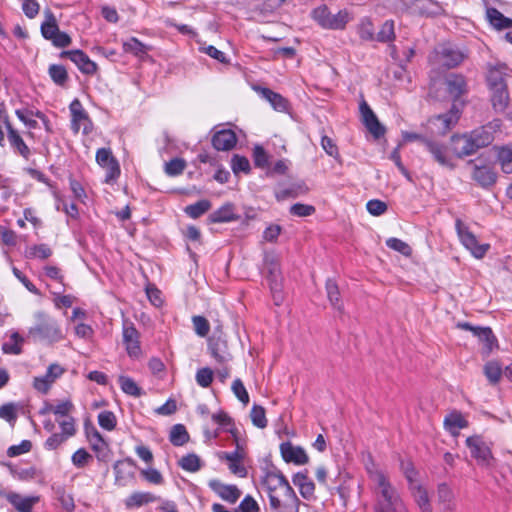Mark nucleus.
Instances as JSON below:
<instances>
[{"instance_id":"nucleus-4","label":"nucleus","mask_w":512,"mask_h":512,"mask_svg":"<svg viewBox=\"0 0 512 512\" xmlns=\"http://www.w3.org/2000/svg\"><path fill=\"white\" fill-rule=\"evenodd\" d=\"M464 58L465 54L460 49L449 44H443L434 50L429 60L434 66L450 69L461 64Z\"/></svg>"},{"instance_id":"nucleus-43","label":"nucleus","mask_w":512,"mask_h":512,"mask_svg":"<svg viewBox=\"0 0 512 512\" xmlns=\"http://www.w3.org/2000/svg\"><path fill=\"white\" fill-rule=\"evenodd\" d=\"M48 73L53 82L59 86H64L68 80V73L63 65H50Z\"/></svg>"},{"instance_id":"nucleus-45","label":"nucleus","mask_w":512,"mask_h":512,"mask_svg":"<svg viewBox=\"0 0 512 512\" xmlns=\"http://www.w3.org/2000/svg\"><path fill=\"white\" fill-rule=\"evenodd\" d=\"M179 466L185 471L197 472L201 468V460L196 454L191 453L180 459Z\"/></svg>"},{"instance_id":"nucleus-40","label":"nucleus","mask_w":512,"mask_h":512,"mask_svg":"<svg viewBox=\"0 0 512 512\" xmlns=\"http://www.w3.org/2000/svg\"><path fill=\"white\" fill-rule=\"evenodd\" d=\"M23 341L24 338L18 332H13L10 336V341L3 343L2 351L5 354L18 355L22 352L21 344Z\"/></svg>"},{"instance_id":"nucleus-5","label":"nucleus","mask_w":512,"mask_h":512,"mask_svg":"<svg viewBox=\"0 0 512 512\" xmlns=\"http://www.w3.org/2000/svg\"><path fill=\"white\" fill-rule=\"evenodd\" d=\"M312 16L321 27L332 30L344 29L350 19L349 13L346 10L331 14L326 6H320L314 9Z\"/></svg>"},{"instance_id":"nucleus-3","label":"nucleus","mask_w":512,"mask_h":512,"mask_svg":"<svg viewBox=\"0 0 512 512\" xmlns=\"http://www.w3.org/2000/svg\"><path fill=\"white\" fill-rule=\"evenodd\" d=\"M34 318L35 324L28 330V339L49 345L64 339V334L56 319L43 311L36 312Z\"/></svg>"},{"instance_id":"nucleus-16","label":"nucleus","mask_w":512,"mask_h":512,"mask_svg":"<svg viewBox=\"0 0 512 512\" xmlns=\"http://www.w3.org/2000/svg\"><path fill=\"white\" fill-rule=\"evenodd\" d=\"M424 145L438 164L444 167L453 168L451 159L448 156V148L446 145L430 138L424 139Z\"/></svg>"},{"instance_id":"nucleus-22","label":"nucleus","mask_w":512,"mask_h":512,"mask_svg":"<svg viewBox=\"0 0 512 512\" xmlns=\"http://www.w3.org/2000/svg\"><path fill=\"white\" fill-rule=\"evenodd\" d=\"M209 487L223 500L233 504L241 496V491L235 485H225L218 480L209 482Z\"/></svg>"},{"instance_id":"nucleus-37","label":"nucleus","mask_w":512,"mask_h":512,"mask_svg":"<svg viewBox=\"0 0 512 512\" xmlns=\"http://www.w3.org/2000/svg\"><path fill=\"white\" fill-rule=\"evenodd\" d=\"M437 499L440 504L444 505L445 509L452 510L454 493L447 483L443 482L437 486Z\"/></svg>"},{"instance_id":"nucleus-15","label":"nucleus","mask_w":512,"mask_h":512,"mask_svg":"<svg viewBox=\"0 0 512 512\" xmlns=\"http://www.w3.org/2000/svg\"><path fill=\"white\" fill-rule=\"evenodd\" d=\"M123 342L126 346L127 353L131 357H138L141 353L139 333L130 322H124L123 325Z\"/></svg>"},{"instance_id":"nucleus-50","label":"nucleus","mask_w":512,"mask_h":512,"mask_svg":"<svg viewBox=\"0 0 512 512\" xmlns=\"http://www.w3.org/2000/svg\"><path fill=\"white\" fill-rule=\"evenodd\" d=\"M250 417L254 426L261 429L267 426L265 409L262 406L254 405L251 409Z\"/></svg>"},{"instance_id":"nucleus-48","label":"nucleus","mask_w":512,"mask_h":512,"mask_svg":"<svg viewBox=\"0 0 512 512\" xmlns=\"http://www.w3.org/2000/svg\"><path fill=\"white\" fill-rule=\"evenodd\" d=\"M118 381L124 393L134 397H139L141 395V389L132 378L120 376Z\"/></svg>"},{"instance_id":"nucleus-18","label":"nucleus","mask_w":512,"mask_h":512,"mask_svg":"<svg viewBox=\"0 0 512 512\" xmlns=\"http://www.w3.org/2000/svg\"><path fill=\"white\" fill-rule=\"evenodd\" d=\"M5 498L17 512H32L33 506L39 502L38 496L24 497L16 492L6 493Z\"/></svg>"},{"instance_id":"nucleus-14","label":"nucleus","mask_w":512,"mask_h":512,"mask_svg":"<svg viewBox=\"0 0 512 512\" xmlns=\"http://www.w3.org/2000/svg\"><path fill=\"white\" fill-rule=\"evenodd\" d=\"M244 456L245 452L242 448H240L238 443L235 451L222 452L219 454V458L221 460H226L228 462L229 470L239 477H245L247 475V470L242 464Z\"/></svg>"},{"instance_id":"nucleus-21","label":"nucleus","mask_w":512,"mask_h":512,"mask_svg":"<svg viewBox=\"0 0 512 512\" xmlns=\"http://www.w3.org/2000/svg\"><path fill=\"white\" fill-rule=\"evenodd\" d=\"M208 347L212 357L220 364L226 363L232 359L228 351L227 342L221 337H212L209 339Z\"/></svg>"},{"instance_id":"nucleus-29","label":"nucleus","mask_w":512,"mask_h":512,"mask_svg":"<svg viewBox=\"0 0 512 512\" xmlns=\"http://www.w3.org/2000/svg\"><path fill=\"white\" fill-rule=\"evenodd\" d=\"M486 16L489 23L497 30L512 28V19L504 16L496 8L486 6Z\"/></svg>"},{"instance_id":"nucleus-49","label":"nucleus","mask_w":512,"mask_h":512,"mask_svg":"<svg viewBox=\"0 0 512 512\" xmlns=\"http://www.w3.org/2000/svg\"><path fill=\"white\" fill-rule=\"evenodd\" d=\"M420 12L427 16H436L442 13V7L439 3L432 0H418Z\"/></svg>"},{"instance_id":"nucleus-20","label":"nucleus","mask_w":512,"mask_h":512,"mask_svg":"<svg viewBox=\"0 0 512 512\" xmlns=\"http://www.w3.org/2000/svg\"><path fill=\"white\" fill-rule=\"evenodd\" d=\"M510 69L506 64L498 63L489 66L487 73V83L489 88L507 86L506 77L509 76Z\"/></svg>"},{"instance_id":"nucleus-36","label":"nucleus","mask_w":512,"mask_h":512,"mask_svg":"<svg viewBox=\"0 0 512 512\" xmlns=\"http://www.w3.org/2000/svg\"><path fill=\"white\" fill-rule=\"evenodd\" d=\"M156 500L157 497L150 492H134L126 499L125 504L127 508H135Z\"/></svg>"},{"instance_id":"nucleus-11","label":"nucleus","mask_w":512,"mask_h":512,"mask_svg":"<svg viewBox=\"0 0 512 512\" xmlns=\"http://www.w3.org/2000/svg\"><path fill=\"white\" fill-rule=\"evenodd\" d=\"M60 57L70 59L84 74L93 75L97 71V64L82 50L62 51Z\"/></svg>"},{"instance_id":"nucleus-33","label":"nucleus","mask_w":512,"mask_h":512,"mask_svg":"<svg viewBox=\"0 0 512 512\" xmlns=\"http://www.w3.org/2000/svg\"><path fill=\"white\" fill-rule=\"evenodd\" d=\"M261 96L266 99L275 110L286 111L288 108L287 100L280 94L270 90L269 88H259Z\"/></svg>"},{"instance_id":"nucleus-61","label":"nucleus","mask_w":512,"mask_h":512,"mask_svg":"<svg viewBox=\"0 0 512 512\" xmlns=\"http://www.w3.org/2000/svg\"><path fill=\"white\" fill-rule=\"evenodd\" d=\"M115 160L116 158L113 156L112 151L109 148H100L96 152V162L102 168L113 163Z\"/></svg>"},{"instance_id":"nucleus-35","label":"nucleus","mask_w":512,"mask_h":512,"mask_svg":"<svg viewBox=\"0 0 512 512\" xmlns=\"http://www.w3.org/2000/svg\"><path fill=\"white\" fill-rule=\"evenodd\" d=\"M208 219L211 223H224L235 220L236 216L233 212V206L231 204H226L220 207L216 211L212 212Z\"/></svg>"},{"instance_id":"nucleus-2","label":"nucleus","mask_w":512,"mask_h":512,"mask_svg":"<svg viewBox=\"0 0 512 512\" xmlns=\"http://www.w3.org/2000/svg\"><path fill=\"white\" fill-rule=\"evenodd\" d=\"M267 489L270 507L278 510L281 507H297L299 499L285 476L278 471H269L263 479Z\"/></svg>"},{"instance_id":"nucleus-62","label":"nucleus","mask_w":512,"mask_h":512,"mask_svg":"<svg viewBox=\"0 0 512 512\" xmlns=\"http://www.w3.org/2000/svg\"><path fill=\"white\" fill-rule=\"evenodd\" d=\"M92 459V456L83 448L78 449L73 455H72V463L78 467L83 468L85 467L89 460Z\"/></svg>"},{"instance_id":"nucleus-47","label":"nucleus","mask_w":512,"mask_h":512,"mask_svg":"<svg viewBox=\"0 0 512 512\" xmlns=\"http://www.w3.org/2000/svg\"><path fill=\"white\" fill-rule=\"evenodd\" d=\"M276 266L277 265L274 264L273 267L270 269L269 281H270V288H271V292L273 294V299L275 301V304L279 305L282 302L283 297L281 294V285L278 282V275L275 273L276 268H277Z\"/></svg>"},{"instance_id":"nucleus-34","label":"nucleus","mask_w":512,"mask_h":512,"mask_svg":"<svg viewBox=\"0 0 512 512\" xmlns=\"http://www.w3.org/2000/svg\"><path fill=\"white\" fill-rule=\"evenodd\" d=\"M45 21L41 24V34L46 40H52L59 32V27L54 14L50 10L45 11Z\"/></svg>"},{"instance_id":"nucleus-10","label":"nucleus","mask_w":512,"mask_h":512,"mask_svg":"<svg viewBox=\"0 0 512 512\" xmlns=\"http://www.w3.org/2000/svg\"><path fill=\"white\" fill-rule=\"evenodd\" d=\"M456 327L470 331L477 338H485L484 356H489L493 349L498 346L497 339L490 327L473 326L468 322H458Z\"/></svg>"},{"instance_id":"nucleus-12","label":"nucleus","mask_w":512,"mask_h":512,"mask_svg":"<svg viewBox=\"0 0 512 512\" xmlns=\"http://www.w3.org/2000/svg\"><path fill=\"white\" fill-rule=\"evenodd\" d=\"M359 111L364 125L375 138H380L385 134L384 126L379 122L377 116L365 100L361 101Z\"/></svg>"},{"instance_id":"nucleus-51","label":"nucleus","mask_w":512,"mask_h":512,"mask_svg":"<svg viewBox=\"0 0 512 512\" xmlns=\"http://www.w3.org/2000/svg\"><path fill=\"white\" fill-rule=\"evenodd\" d=\"M98 423L103 429L107 431H112L116 427L117 419L112 411L106 410L99 413Z\"/></svg>"},{"instance_id":"nucleus-26","label":"nucleus","mask_w":512,"mask_h":512,"mask_svg":"<svg viewBox=\"0 0 512 512\" xmlns=\"http://www.w3.org/2000/svg\"><path fill=\"white\" fill-rule=\"evenodd\" d=\"M293 484L299 488L301 496L306 500L314 498L315 484L306 473L298 472L293 476Z\"/></svg>"},{"instance_id":"nucleus-54","label":"nucleus","mask_w":512,"mask_h":512,"mask_svg":"<svg viewBox=\"0 0 512 512\" xmlns=\"http://www.w3.org/2000/svg\"><path fill=\"white\" fill-rule=\"evenodd\" d=\"M234 395L236 398L243 403L244 405H247L249 403V394L242 382L241 379L237 378L233 381L232 387H231Z\"/></svg>"},{"instance_id":"nucleus-30","label":"nucleus","mask_w":512,"mask_h":512,"mask_svg":"<svg viewBox=\"0 0 512 512\" xmlns=\"http://www.w3.org/2000/svg\"><path fill=\"white\" fill-rule=\"evenodd\" d=\"M472 177L482 187L492 186L497 179L496 173L493 169L487 166H475Z\"/></svg>"},{"instance_id":"nucleus-39","label":"nucleus","mask_w":512,"mask_h":512,"mask_svg":"<svg viewBox=\"0 0 512 512\" xmlns=\"http://www.w3.org/2000/svg\"><path fill=\"white\" fill-rule=\"evenodd\" d=\"M497 156L503 172L512 173V144L500 147Z\"/></svg>"},{"instance_id":"nucleus-44","label":"nucleus","mask_w":512,"mask_h":512,"mask_svg":"<svg viewBox=\"0 0 512 512\" xmlns=\"http://www.w3.org/2000/svg\"><path fill=\"white\" fill-rule=\"evenodd\" d=\"M210 208V201L204 199L185 207V213L191 218L196 219L206 213Z\"/></svg>"},{"instance_id":"nucleus-55","label":"nucleus","mask_w":512,"mask_h":512,"mask_svg":"<svg viewBox=\"0 0 512 512\" xmlns=\"http://www.w3.org/2000/svg\"><path fill=\"white\" fill-rule=\"evenodd\" d=\"M192 323L196 334L200 337H205L210 331V324L208 320L203 316H193Z\"/></svg>"},{"instance_id":"nucleus-64","label":"nucleus","mask_w":512,"mask_h":512,"mask_svg":"<svg viewBox=\"0 0 512 512\" xmlns=\"http://www.w3.org/2000/svg\"><path fill=\"white\" fill-rule=\"evenodd\" d=\"M239 512H259L260 508L255 499L251 496H246L238 507Z\"/></svg>"},{"instance_id":"nucleus-13","label":"nucleus","mask_w":512,"mask_h":512,"mask_svg":"<svg viewBox=\"0 0 512 512\" xmlns=\"http://www.w3.org/2000/svg\"><path fill=\"white\" fill-rule=\"evenodd\" d=\"M500 128L499 121H493L480 128L473 130L470 134L478 149L490 145L494 140V133Z\"/></svg>"},{"instance_id":"nucleus-58","label":"nucleus","mask_w":512,"mask_h":512,"mask_svg":"<svg viewBox=\"0 0 512 512\" xmlns=\"http://www.w3.org/2000/svg\"><path fill=\"white\" fill-rule=\"evenodd\" d=\"M358 34L361 39L366 41L374 39V27L369 18L362 19L358 28Z\"/></svg>"},{"instance_id":"nucleus-57","label":"nucleus","mask_w":512,"mask_h":512,"mask_svg":"<svg viewBox=\"0 0 512 512\" xmlns=\"http://www.w3.org/2000/svg\"><path fill=\"white\" fill-rule=\"evenodd\" d=\"M195 379L199 386L208 388L213 381V371L208 367L201 368L196 372Z\"/></svg>"},{"instance_id":"nucleus-6","label":"nucleus","mask_w":512,"mask_h":512,"mask_svg":"<svg viewBox=\"0 0 512 512\" xmlns=\"http://www.w3.org/2000/svg\"><path fill=\"white\" fill-rule=\"evenodd\" d=\"M459 117L460 109L454 103L449 112L430 118L427 122V130L431 135H445L458 122Z\"/></svg>"},{"instance_id":"nucleus-25","label":"nucleus","mask_w":512,"mask_h":512,"mask_svg":"<svg viewBox=\"0 0 512 512\" xmlns=\"http://www.w3.org/2000/svg\"><path fill=\"white\" fill-rule=\"evenodd\" d=\"M443 425L446 431L457 437L461 429L468 427V421L461 412L454 410L445 416Z\"/></svg>"},{"instance_id":"nucleus-24","label":"nucleus","mask_w":512,"mask_h":512,"mask_svg":"<svg viewBox=\"0 0 512 512\" xmlns=\"http://www.w3.org/2000/svg\"><path fill=\"white\" fill-rule=\"evenodd\" d=\"M237 143L236 134L230 129L216 132L212 138V145L218 151H228Z\"/></svg>"},{"instance_id":"nucleus-28","label":"nucleus","mask_w":512,"mask_h":512,"mask_svg":"<svg viewBox=\"0 0 512 512\" xmlns=\"http://www.w3.org/2000/svg\"><path fill=\"white\" fill-rule=\"evenodd\" d=\"M491 91V102L496 112H503L509 103L507 86L489 88Z\"/></svg>"},{"instance_id":"nucleus-19","label":"nucleus","mask_w":512,"mask_h":512,"mask_svg":"<svg viewBox=\"0 0 512 512\" xmlns=\"http://www.w3.org/2000/svg\"><path fill=\"white\" fill-rule=\"evenodd\" d=\"M452 145L458 157H465L474 154L477 148L471 134L455 135L452 137Z\"/></svg>"},{"instance_id":"nucleus-52","label":"nucleus","mask_w":512,"mask_h":512,"mask_svg":"<svg viewBox=\"0 0 512 512\" xmlns=\"http://www.w3.org/2000/svg\"><path fill=\"white\" fill-rule=\"evenodd\" d=\"M186 162L181 158H174L165 164V173L169 176H178L183 173Z\"/></svg>"},{"instance_id":"nucleus-7","label":"nucleus","mask_w":512,"mask_h":512,"mask_svg":"<svg viewBox=\"0 0 512 512\" xmlns=\"http://www.w3.org/2000/svg\"><path fill=\"white\" fill-rule=\"evenodd\" d=\"M456 230L465 248L468 249L475 258H483L490 247L489 244H479L476 236L460 219L456 220Z\"/></svg>"},{"instance_id":"nucleus-38","label":"nucleus","mask_w":512,"mask_h":512,"mask_svg":"<svg viewBox=\"0 0 512 512\" xmlns=\"http://www.w3.org/2000/svg\"><path fill=\"white\" fill-rule=\"evenodd\" d=\"M169 440L174 446H182L189 441V434L186 427L176 424L171 428Z\"/></svg>"},{"instance_id":"nucleus-42","label":"nucleus","mask_w":512,"mask_h":512,"mask_svg":"<svg viewBox=\"0 0 512 512\" xmlns=\"http://www.w3.org/2000/svg\"><path fill=\"white\" fill-rule=\"evenodd\" d=\"M484 374L491 384H497L503 374L501 365L496 361H489L484 366Z\"/></svg>"},{"instance_id":"nucleus-8","label":"nucleus","mask_w":512,"mask_h":512,"mask_svg":"<svg viewBox=\"0 0 512 512\" xmlns=\"http://www.w3.org/2000/svg\"><path fill=\"white\" fill-rule=\"evenodd\" d=\"M69 110L71 113V129L73 132L78 133L82 128L83 134H90L93 130V124L80 100L77 98L74 99L69 105Z\"/></svg>"},{"instance_id":"nucleus-17","label":"nucleus","mask_w":512,"mask_h":512,"mask_svg":"<svg viewBox=\"0 0 512 512\" xmlns=\"http://www.w3.org/2000/svg\"><path fill=\"white\" fill-rule=\"evenodd\" d=\"M280 452L282 458L287 463H294L297 465L306 464L309 460L303 448L293 446L291 442H284L280 445Z\"/></svg>"},{"instance_id":"nucleus-63","label":"nucleus","mask_w":512,"mask_h":512,"mask_svg":"<svg viewBox=\"0 0 512 512\" xmlns=\"http://www.w3.org/2000/svg\"><path fill=\"white\" fill-rule=\"evenodd\" d=\"M366 208L370 214L380 216L386 212L387 204L381 200L373 199L367 202Z\"/></svg>"},{"instance_id":"nucleus-32","label":"nucleus","mask_w":512,"mask_h":512,"mask_svg":"<svg viewBox=\"0 0 512 512\" xmlns=\"http://www.w3.org/2000/svg\"><path fill=\"white\" fill-rule=\"evenodd\" d=\"M16 116L20 121H22L26 127L29 129H35L38 126L37 121L34 119V117L40 118L42 120H45V115L39 111V110H32L29 108H23V109H17L15 111Z\"/></svg>"},{"instance_id":"nucleus-41","label":"nucleus","mask_w":512,"mask_h":512,"mask_svg":"<svg viewBox=\"0 0 512 512\" xmlns=\"http://www.w3.org/2000/svg\"><path fill=\"white\" fill-rule=\"evenodd\" d=\"M326 291H327V297L330 301L331 305L339 310L342 311L343 306L340 300V292L337 283L332 280L328 279L326 282Z\"/></svg>"},{"instance_id":"nucleus-9","label":"nucleus","mask_w":512,"mask_h":512,"mask_svg":"<svg viewBox=\"0 0 512 512\" xmlns=\"http://www.w3.org/2000/svg\"><path fill=\"white\" fill-rule=\"evenodd\" d=\"M466 445L470 450L471 456L475 458L479 465L491 466L494 460L491 448L481 436H470L466 439Z\"/></svg>"},{"instance_id":"nucleus-53","label":"nucleus","mask_w":512,"mask_h":512,"mask_svg":"<svg viewBox=\"0 0 512 512\" xmlns=\"http://www.w3.org/2000/svg\"><path fill=\"white\" fill-rule=\"evenodd\" d=\"M231 168L235 174L240 172L249 173L250 172V163L249 160L240 155H234L231 159Z\"/></svg>"},{"instance_id":"nucleus-60","label":"nucleus","mask_w":512,"mask_h":512,"mask_svg":"<svg viewBox=\"0 0 512 512\" xmlns=\"http://www.w3.org/2000/svg\"><path fill=\"white\" fill-rule=\"evenodd\" d=\"M290 213L297 217H307L315 213V207L303 203H295L290 207Z\"/></svg>"},{"instance_id":"nucleus-31","label":"nucleus","mask_w":512,"mask_h":512,"mask_svg":"<svg viewBox=\"0 0 512 512\" xmlns=\"http://www.w3.org/2000/svg\"><path fill=\"white\" fill-rule=\"evenodd\" d=\"M7 137L14 151L20 154L25 159H28L30 156V149L25 144L19 132L13 127H8Z\"/></svg>"},{"instance_id":"nucleus-59","label":"nucleus","mask_w":512,"mask_h":512,"mask_svg":"<svg viewBox=\"0 0 512 512\" xmlns=\"http://www.w3.org/2000/svg\"><path fill=\"white\" fill-rule=\"evenodd\" d=\"M386 245L390 249L400 252L404 256H409L412 252L411 247L404 241L398 238H389L386 240Z\"/></svg>"},{"instance_id":"nucleus-27","label":"nucleus","mask_w":512,"mask_h":512,"mask_svg":"<svg viewBox=\"0 0 512 512\" xmlns=\"http://www.w3.org/2000/svg\"><path fill=\"white\" fill-rule=\"evenodd\" d=\"M448 93L454 98L458 99L466 92V80L460 74H450L445 80Z\"/></svg>"},{"instance_id":"nucleus-1","label":"nucleus","mask_w":512,"mask_h":512,"mask_svg":"<svg viewBox=\"0 0 512 512\" xmlns=\"http://www.w3.org/2000/svg\"><path fill=\"white\" fill-rule=\"evenodd\" d=\"M365 469L371 481L374 497L373 512H409L401 493L391 482L389 475L375 464L371 456L365 463Z\"/></svg>"},{"instance_id":"nucleus-56","label":"nucleus","mask_w":512,"mask_h":512,"mask_svg":"<svg viewBox=\"0 0 512 512\" xmlns=\"http://www.w3.org/2000/svg\"><path fill=\"white\" fill-rule=\"evenodd\" d=\"M394 37V22L388 20L382 25L380 31L376 36V39L380 42H389L392 41Z\"/></svg>"},{"instance_id":"nucleus-23","label":"nucleus","mask_w":512,"mask_h":512,"mask_svg":"<svg viewBox=\"0 0 512 512\" xmlns=\"http://www.w3.org/2000/svg\"><path fill=\"white\" fill-rule=\"evenodd\" d=\"M408 489L421 512H433L428 491L421 483L408 486Z\"/></svg>"},{"instance_id":"nucleus-46","label":"nucleus","mask_w":512,"mask_h":512,"mask_svg":"<svg viewBox=\"0 0 512 512\" xmlns=\"http://www.w3.org/2000/svg\"><path fill=\"white\" fill-rule=\"evenodd\" d=\"M123 50L126 53H131L135 56H142V55L146 54L147 47L145 44H143L137 38L132 37L128 41L123 43Z\"/></svg>"}]
</instances>
